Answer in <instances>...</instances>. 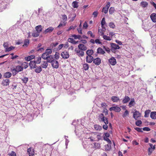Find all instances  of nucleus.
Masks as SVG:
<instances>
[{
  "instance_id": "f257e3e1",
  "label": "nucleus",
  "mask_w": 156,
  "mask_h": 156,
  "mask_svg": "<svg viewBox=\"0 0 156 156\" xmlns=\"http://www.w3.org/2000/svg\"><path fill=\"white\" fill-rule=\"evenodd\" d=\"M102 133L98 132L93 133L91 135L88 139H90L91 141H99L102 139Z\"/></svg>"
},
{
  "instance_id": "f03ea898",
  "label": "nucleus",
  "mask_w": 156,
  "mask_h": 156,
  "mask_svg": "<svg viewBox=\"0 0 156 156\" xmlns=\"http://www.w3.org/2000/svg\"><path fill=\"white\" fill-rule=\"evenodd\" d=\"M98 119L100 122H103L105 124H108V118L105 117L103 113H101L99 115Z\"/></svg>"
},
{
  "instance_id": "7ed1b4c3",
  "label": "nucleus",
  "mask_w": 156,
  "mask_h": 156,
  "mask_svg": "<svg viewBox=\"0 0 156 156\" xmlns=\"http://www.w3.org/2000/svg\"><path fill=\"white\" fill-rule=\"evenodd\" d=\"M111 50L112 52L115 53V50L119 49L120 48L119 46L115 43L111 44Z\"/></svg>"
},
{
  "instance_id": "20e7f679",
  "label": "nucleus",
  "mask_w": 156,
  "mask_h": 156,
  "mask_svg": "<svg viewBox=\"0 0 156 156\" xmlns=\"http://www.w3.org/2000/svg\"><path fill=\"white\" fill-rule=\"evenodd\" d=\"M75 51L76 54L79 57H83L84 56V52L83 51L79 49H76Z\"/></svg>"
},
{
  "instance_id": "39448f33",
  "label": "nucleus",
  "mask_w": 156,
  "mask_h": 156,
  "mask_svg": "<svg viewBox=\"0 0 156 156\" xmlns=\"http://www.w3.org/2000/svg\"><path fill=\"white\" fill-rule=\"evenodd\" d=\"M61 55L62 58L64 59H67L69 57V52L66 51H64L61 53Z\"/></svg>"
},
{
  "instance_id": "423d86ee",
  "label": "nucleus",
  "mask_w": 156,
  "mask_h": 156,
  "mask_svg": "<svg viewBox=\"0 0 156 156\" xmlns=\"http://www.w3.org/2000/svg\"><path fill=\"white\" fill-rule=\"evenodd\" d=\"M52 67L55 69H58L59 66L58 62L56 60L54 59L51 63Z\"/></svg>"
},
{
  "instance_id": "0eeeda50",
  "label": "nucleus",
  "mask_w": 156,
  "mask_h": 156,
  "mask_svg": "<svg viewBox=\"0 0 156 156\" xmlns=\"http://www.w3.org/2000/svg\"><path fill=\"white\" fill-rule=\"evenodd\" d=\"M141 116V113L138 111L136 110L133 113V117L135 120H137L138 118L140 117Z\"/></svg>"
},
{
  "instance_id": "6e6552de",
  "label": "nucleus",
  "mask_w": 156,
  "mask_h": 156,
  "mask_svg": "<svg viewBox=\"0 0 156 156\" xmlns=\"http://www.w3.org/2000/svg\"><path fill=\"white\" fill-rule=\"evenodd\" d=\"M93 62L95 65L98 66L101 63V60L100 58L97 57L95 58H94Z\"/></svg>"
},
{
  "instance_id": "1a4fd4ad",
  "label": "nucleus",
  "mask_w": 156,
  "mask_h": 156,
  "mask_svg": "<svg viewBox=\"0 0 156 156\" xmlns=\"http://www.w3.org/2000/svg\"><path fill=\"white\" fill-rule=\"evenodd\" d=\"M110 6V2H108L107 5L105 7H104L102 9V12H104L105 13H107L108 11V8Z\"/></svg>"
},
{
  "instance_id": "9d476101",
  "label": "nucleus",
  "mask_w": 156,
  "mask_h": 156,
  "mask_svg": "<svg viewBox=\"0 0 156 156\" xmlns=\"http://www.w3.org/2000/svg\"><path fill=\"white\" fill-rule=\"evenodd\" d=\"M94 60V57L92 56L87 55L86 58V62L88 63H91Z\"/></svg>"
},
{
  "instance_id": "9b49d317",
  "label": "nucleus",
  "mask_w": 156,
  "mask_h": 156,
  "mask_svg": "<svg viewBox=\"0 0 156 156\" xmlns=\"http://www.w3.org/2000/svg\"><path fill=\"white\" fill-rule=\"evenodd\" d=\"M76 16V14L74 12H71L69 16V18H70V21L73 22L74 21Z\"/></svg>"
},
{
  "instance_id": "f8f14e48",
  "label": "nucleus",
  "mask_w": 156,
  "mask_h": 156,
  "mask_svg": "<svg viewBox=\"0 0 156 156\" xmlns=\"http://www.w3.org/2000/svg\"><path fill=\"white\" fill-rule=\"evenodd\" d=\"M9 83L10 80L9 79H3L2 81V84L3 86H7L9 85Z\"/></svg>"
},
{
  "instance_id": "ddd939ff",
  "label": "nucleus",
  "mask_w": 156,
  "mask_h": 156,
  "mask_svg": "<svg viewBox=\"0 0 156 156\" xmlns=\"http://www.w3.org/2000/svg\"><path fill=\"white\" fill-rule=\"evenodd\" d=\"M109 110L110 111H114L115 112H119L121 111V108L119 107L114 106L110 108Z\"/></svg>"
},
{
  "instance_id": "4468645a",
  "label": "nucleus",
  "mask_w": 156,
  "mask_h": 156,
  "mask_svg": "<svg viewBox=\"0 0 156 156\" xmlns=\"http://www.w3.org/2000/svg\"><path fill=\"white\" fill-rule=\"evenodd\" d=\"M109 63L112 66H114L116 63V60L115 58L112 57L109 60Z\"/></svg>"
},
{
  "instance_id": "2eb2a0df",
  "label": "nucleus",
  "mask_w": 156,
  "mask_h": 156,
  "mask_svg": "<svg viewBox=\"0 0 156 156\" xmlns=\"http://www.w3.org/2000/svg\"><path fill=\"white\" fill-rule=\"evenodd\" d=\"M78 48L79 49L83 51L86 50L87 49V47L83 44H79L78 46Z\"/></svg>"
},
{
  "instance_id": "dca6fc26",
  "label": "nucleus",
  "mask_w": 156,
  "mask_h": 156,
  "mask_svg": "<svg viewBox=\"0 0 156 156\" xmlns=\"http://www.w3.org/2000/svg\"><path fill=\"white\" fill-rule=\"evenodd\" d=\"M27 152L29 156H33L34 154V152L33 149L30 147L28 149Z\"/></svg>"
},
{
  "instance_id": "f3484780",
  "label": "nucleus",
  "mask_w": 156,
  "mask_h": 156,
  "mask_svg": "<svg viewBox=\"0 0 156 156\" xmlns=\"http://www.w3.org/2000/svg\"><path fill=\"white\" fill-rule=\"evenodd\" d=\"M36 64L35 61H31L29 63V66L31 69H34L36 68Z\"/></svg>"
},
{
  "instance_id": "a211bd4d",
  "label": "nucleus",
  "mask_w": 156,
  "mask_h": 156,
  "mask_svg": "<svg viewBox=\"0 0 156 156\" xmlns=\"http://www.w3.org/2000/svg\"><path fill=\"white\" fill-rule=\"evenodd\" d=\"M94 128L97 131H100L102 129V127L97 124H95L94 125Z\"/></svg>"
},
{
  "instance_id": "6ab92c4d",
  "label": "nucleus",
  "mask_w": 156,
  "mask_h": 156,
  "mask_svg": "<svg viewBox=\"0 0 156 156\" xmlns=\"http://www.w3.org/2000/svg\"><path fill=\"white\" fill-rule=\"evenodd\" d=\"M54 56L52 55H49L46 59L47 62L51 63L54 60Z\"/></svg>"
},
{
  "instance_id": "aec40b11",
  "label": "nucleus",
  "mask_w": 156,
  "mask_h": 156,
  "mask_svg": "<svg viewBox=\"0 0 156 156\" xmlns=\"http://www.w3.org/2000/svg\"><path fill=\"white\" fill-rule=\"evenodd\" d=\"M130 98L127 96H125L122 101L123 104H126L130 100Z\"/></svg>"
},
{
  "instance_id": "412c9836",
  "label": "nucleus",
  "mask_w": 156,
  "mask_h": 156,
  "mask_svg": "<svg viewBox=\"0 0 156 156\" xmlns=\"http://www.w3.org/2000/svg\"><path fill=\"white\" fill-rule=\"evenodd\" d=\"M54 28L52 27H50L47 29L44 32L45 34H46L48 33H51L54 30Z\"/></svg>"
},
{
  "instance_id": "4be33fe9",
  "label": "nucleus",
  "mask_w": 156,
  "mask_h": 156,
  "mask_svg": "<svg viewBox=\"0 0 156 156\" xmlns=\"http://www.w3.org/2000/svg\"><path fill=\"white\" fill-rule=\"evenodd\" d=\"M151 18L154 22H156V13H153L150 16Z\"/></svg>"
},
{
  "instance_id": "5701e85b",
  "label": "nucleus",
  "mask_w": 156,
  "mask_h": 156,
  "mask_svg": "<svg viewBox=\"0 0 156 156\" xmlns=\"http://www.w3.org/2000/svg\"><path fill=\"white\" fill-rule=\"evenodd\" d=\"M105 53V52L101 48H98L97 49V53L98 54L103 55Z\"/></svg>"
},
{
  "instance_id": "b1692460",
  "label": "nucleus",
  "mask_w": 156,
  "mask_h": 156,
  "mask_svg": "<svg viewBox=\"0 0 156 156\" xmlns=\"http://www.w3.org/2000/svg\"><path fill=\"white\" fill-rule=\"evenodd\" d=\"M11 76L12 74L10 72H7L4 73L3 76L5 78H9Z\"/></svg>"
},
{
  "instance_id": "393cba45",
  "label": "nucleus",
  "mask_w": 156,
  "mask_h": 156,
  "mask_svg": "<svg viewBox=\"0 0 156 156\" xmlns=\"http://www.w3.org/2000/svg\"><path fill=\"white\" fill-rule=\"evenodd\" d=\"M111 100L113 102H116L119 101L120 99L116 96H113L112 97Z\"/></svg>"
},
{
  "instance_id": "a878e982",
  "label": "nucleus",
  "mask_w": 156,
  "mask_h": 156,
  "mask_svg": "<svg viewBox=\"0 0 156 156\" xmlns=\"http://www.w3.org/2000/svg\"><path fill=\"white\" fill-rule=\"evenodd\" d=\"M94 53V51L92 49H88L86 52V54L87 55L92 56Z\"/></svg>"
},
{
  "instance_id": "bb28decb",
  "label": "nucleus",
  "mask_w": 156,
  "mask_h": 156,
  "mask_svg": "<svg viewBox=\"0 0 156 156\" xmlns=\"http://www.w3.org/2000/svg\"><path fill=\"white\" fill-rule=\"evenodd\" d=\"M35 29L40 34V32L42 31V26L41 25H39L35 27Z\"/></svg>"
},
{
  "instance_id": "cd10ccee",
  "label": "nucleus",
  "mask_w": 156,
  "mask_h": 156,
  "mask_svg": "<svg viewBox=\"0 0 156 156\" xmlns=\"http://www.w3.org/2000/svg\"><path fill=\"white\" fill-rule=\"evenodd\" d=\"M15 69L18 73L19 72L22 71L23 70V67L19 65L17 66Z\"/></svg>"
},
{
  "instance_id": "c85d7f7f",
  "label": "nucleus",
  "mask_w": 156,
  "mask_h": 156,
  "mask_svg": "<svg viewBox=\"0 0 156 156\" xmlns=\"http://www.w3.org/2000/svg\"><path fill=\"white\" fill-rule=\"evenodd\" d=\"M150 116L151 118L152 119H156V112H151V113Z\"/></svg>"
},
{
  "instance_id": "c756f323",
  "label": "nucleus",
  "mask_w": 156,
  "mask_h": 156,
  "mask_svg": "<svg viewBox=\"0 0 156 156\" xmlns=\"http://www.w3.org/2000/svg\"><path fill=\"white\" fill-rule=\"evenodd\" d=\"M35 56L34 55H31L28 56L27 57H26L25 58V60L27 61H29L32 60V59L34 58Z\"/></svg>"
},
{
  "instance_id": "7c9ffc66",
  "label": "nucleus",
  "mask_w": 156,
  "mask_h": 156,
  "mask_svg": "<svg viewBox=\"0 0 156 156\" xmlns=\"http://www.w3.org/2000/svg\"><path fill=\"white\" fill-rule=\"evenodd\" d=\"M68 42H70L73 44H75L77 43L78 42V41H76L74 40L72 38H69L68 39Z\"/></svg>"
},
{
  "instance_id": "2f4dec72",
  "label": "nucleus",
  "mask_w": 156,
  "mask_h": 156,
  "mask_svg": "<svg viewBox=\"0 0 156 156\" xmlns=\"http://www.w3.org/2000/svg\"><path fill=\"white\" fill-rule=\"evenodd\" d=\"M148 5V3L146 2L142 1L140 3V5L143 8H145Z\"/></svg>"
},
{
  "instance_id": "473e14b6",
  "label": "nucleus",
  "mask_w": 156,
  "mask_h": 156,
  "mask_svg": "<svg viewBox=\"0 0 156 156\" xmlns=\"http://www.w3.org/2000/svg\"><path fill=\"white\" fill-rule=\"evenodd\" d=\"M83 66L85 70H88L89 68V65L87 63H85L83 65Z\"/></svg>"
},
{
  "instance_id": "72a5a7b5",
  "label": "nucleus",
  "mask_w": 156,
  "mask_h": 156,
  "mask_svg": "<svg viewBox=\"0 0 156 156\" xmlns=\"http://www.w3.org/2000/svg\"><path fill=\"white\" fill-rule=\"evenodd\" d=\"M73 7L74 8H77L78 7V2L77 1H74L72 3Z\"/></svg>"
},
{
  "instance_id": "f704fd0d",
  "label": "nucleus",
  "mask_w": 156,
  "mask_h": 156,
  "mask_svg": "<svg viewBox=\"0 0 156 156\" xmlns=\"http://www.w3.org/2000/svg\"><path fill=\"white\" fill-rule=\"evenodd\" d=\"M49 56V55L45 52L42 54L41 57L44 59L46 60Z\"/></svg>"
},
{
  "instance_id": "c9c22d12",
  "label": "nucleus",
  "mask_w": 156,
  "mask_h": 156,
  "mask_svg": "<svg viewBox=\"0 0 156 156\" xmlns=\"http://www.w3.org/2000/svg\"><path fill=\"white\" fill-rule=\"evenodd\" d=\"M66 22H63L62 23L61 22L57 26V28H59L60 27H63L66 25Z\"/></svg>"
},
{
  "instance_id": "e433bc0d",
  "label": "nucleus",
  "mask_w": 156,
  "mask_h": 156,
  "mask_svg": "<svg viewBox=\"0 0 156 156\" xmlns=\"http://www.w3.org/2000/svg\"><path fill=\"white\" fill-rule=\"evenodd\" d=\"M135 103L134 99V98H132L131 99V101L129 102V107H131L132 106H133L134 104Z\"/></svg>"
},
{
  "instance_id": "4c0bfd02",
  "label": "nucleus",
  "mask_w": 156,
  "mask_h": 156,
  "mask_svg": "<svg viewBox=\"0 0 156 156\" xmlns=\"http://www.w3.org/2000/svg\"><path fill=\"white\" fill-rule=\"evenodd\" d=\"M47 61H44L43 62L42 65V67L43 68H47L48 64Z\"/></svg>"
},
{
  "instance_id": "58836bf2",
  "label": "nucleus",
  "mask_w": 156,
  "mask_h": 156,
  "mask_svg": "<svg viewBox=\"0 0 156 156\" xmlns=\"http://www.w3.org/2000/svg\"><path fill=\"white\" fill-rule=\"evenodd\" d=\"M40 34V33L37 31H35L32 34V36L34 37H38Z\"/></svg>"
},
{
  "instance_id": "ea45409f",
  "label": "nucleus",
  "mask_w": 156,
  "mask_h": 156,
  "mask_svg": "<svg viewBox=\"0 0 156 156\" xmlns=\"http://www.w3.org/2000/svg\"><path fill=\"white\" fill-rule=\"evenodd\" d=\"M151 112V110H146L145 112V115L144 117H147L149 116V114Z\"/></svg>"
},
{
  "instance_id": "a19ab883",
  "label": "nucleus",
  "mask_w": 156,
  "mask_h": 156,
  "mask_svg": "<svg viewBox=\"0 0 156 156\" xmlns=\"http://www.w3.org/2000/svg\"><path fill=\"white\" fill-rule=\"evenodd\" d=\"M15 48V47L13 46H11L9 48H5V51L9 52L12 50L14 49Z\"/></svg>"
},
{
  "instance_id": "79ce46f5",
  "label": "nucleus",
  "mask_w": 156,
  "mask_h": 156,
  "mask_svg": "<svg viewBox=\"0 0 156 156\" xmlns=\"http://www.w3.org/2000/svg\"><path fill=\"white\" fill-rule=\"evenodd\" d=\"M94 147L95 149H99L100 147V145L99 143H95Z\"/></svg>"
},
{
  "instance_id": "37998d69",
  "label": "nucleus",
  "mask_w": 156,
  "mask_h": 156,
  "mask_svg": "<svg viewBox=\"0 0 156 156\" xmlns=\"http://www.w3.org/2000/svg\"><path fill=\"white\" fill-rule=\"evenodd\" d=\"M72 37L75 39H78L80 40L82 38L81 36L80 35H76L74 34L72 35Z\"/></svg>"
},
{
  "instance_id": "c03bdc74",
  "label": "nucleus",
  "mask_w": 156,
  "mask_h": 156,
  "mask_svg": "<svg viewBox=\"0 0 156 156\" xmlns=\"http://www.w3.org/2000/svg\"><path fill=\"white\" fill-rule=\"evenodd\" d=\"M41 70V68L40 66L38 67L37 68L35 69V72L37 73H40Z\"/></svg>"
},
{
  "instance_id": "a18cd8bd",
  "label": "nucleus",
  "mask_w": 156,
  "mask_h": 156,
  "mask_svg": "<svg viewBox=\"0 0 156 156\" xmlns=\"http://www.w3.org/2000/svg\"><path fill=\"white\" fill-rule=\"evenodd\" d=\"M11 71L12 73V75L13 76H15L18 73L15 68L12 69Z\"/></svg>"
},
{
  "instance_id": "49530a36",
  "label": "nucleus",
  "mask_w": 156,
  "mask_h": 156,
  "mask_svg": "<svg viewBox=\"0 0 156 156\" xmlns=\"http://www.w3.org/2000/svg\"><path fill=\"white\" fill-rule=\"evenodd\" d=\"M59 53L58 52H56L54 55L55 58L56 60L58 59L59 58Z\"/></svg>"
},
{
  "instance_id": "de8ad7c7",
  "label": "nucleus",
  "mask_w": 156,
  "mask_h": 156,
  "mask_svg": "<svg viewBox=\"0 0 156 156\" xmlns=\"http://www.w3.org/2000/svg\"><path fill=\"white\" fill-rule=\"evenodd\" d=\"M142 122L141 120H137L135 123L136 125L137 126H140V125L142 124Z\"/></svg>"
},
{
  "instance_id": "09e8293b",
  "label": "nucleus",
  "mask_w": 156,
  "mask_h": 156,
  "mask_svg": "<svg viewBox=\"0 0 156 156\" xmlns=\"http://www.w3.org/2000/svg\"><path fill=\"white\" fill-rule=\"evenodd\" d=\"M22 66L23 67V68H24V69H26L28 67V63L27 62H24L22 64Z\"/></svg>"
},
{
  "instance_id": "8fccbe9b",
  "label": "nucleus",
  "mask_w": 156,
  "mask_h": 156,
  "mask_svg": "<svg viewBox=\"0 0 156 156\" xmlns=\"http://www.w3.org/2000/svg\"><path fill=\"white\" fill-rule=\"evenodd\" d=\"M45 52L47 54L49 55H50L51 54L52 52V50L51 49H48L46 50Z\"/></svg>"
},
{
  "instance_id": "3c124183",
  "label": "nucleus",
  "mask_w": 156,
  "mask_h": 156,
  "mask_svg": "<svg viewBox=\"0 0 156 156\" xmlns=\"http://www.w3.org/2000/svg\"><path fill=\"white\" fill-rule=\"evenodd\" d=\"M21 80L24 83H26L28 81V79L27 77H24L21 79Z\"/></svg>"
},
{
  "instance_id": "603ef678",
  "label": "nucleus",
  "mask_w": 156,
  "mask_h": 156,
  "mask_svg": "<svg viewBox=\"0 0 156 156\" xmlns=\"http://www.w3.org/2000/svg\"><path fill=\"white\" fill-rule=\"evenodd\" d=\"M30 41L28 39H26L25 40L23 46H28L29 44Z\"/></svg>"
},
{
  "instance_id": "864d4df0",
  "label": "nucleus",
  "mask_w": 156,
  "mask_h": 156,
  "mask_svg": "<svg viewBox=\"0 0 156 156\" xmlns=\"http://www.w3.org/2000/svg\"><path fill=\"white\" fill-rule=\"evenodd\" d=\"M41 58L40 57H38L37 58V60L35 61L37 64H40L41 63Z\"/></svg>"
},
{
  "instance_id": "5fc2aeb1",
  "label": "nucleus",
  "mask_w": 156,
  "mask_h": 156,
  "mask_svg": "<svg viewBox=\"0 0 156 156\" xmlns=\"http://www.w3.org/2000/svg\"><path fill=\"white\" fill-rule=\"evenodd\" d=\"M104 39L107 41H110L111 40V39L109 37L105 35H104L103 37Z\"/></svg>"
},
{
  "instance_id": "6e6d98bb",
  "label": "nucleus",
  "mask_w": 156,
  "mask_h": 156,
  "mask_svg": "<svg viewBox=\"0 0 156 156\" xmlns=\"http://www.w3.org/2000/svg\"><path fill=\"white\" fill-rule=\"evenodd\" d=\"M114 7H111L109 9V13L110 14H113L114 12Z\"/></svg>"
},
{
  "instance_id": "4d7b16f0",
  "label": "nucleus",
  "mask_w": 156,
  "mask_h": 156,
  "mask_svg": "<svg viewBox=\"0 0 156 156\" xmlns=\"http://www.w3.org/2000/svg\"><path fill=\"white\" fill-rule=\"evenodd\" d=\"M129 112L128 110H126L122 115L123 118H125L129 115Z\"/></svg>"
},
{
  "instance_id": "13d9d810",
  "label": "nucleus",
  "mask_w": 156,
  "mask_h": 156,
  "mask_svg": "<svg viewBox=\"0 0 156 156\" xmlns=\"http://www.w3.org/2000/svg\"><path fill=\"white\" fill-rule=\"evenodd\" d=\"M148 152V155H150L152 153V151H153V149L151 148H149L147 150Z\"/></svg>"
},
{
  "instance_id": "bf43d9fd",
  "label": "nucleus",
  "mask_w": 156,
  "mask_h": 156,
  "mask_svg": "<svg viewBox=\"0 0 156 156\" xmlns=\"http://www.w3.org/2000/svg\"><path fill=\"white\" fill-rule=\"evenodd\" d=\"M109 27L112 28H114L115 27V25L113 22H110L109 24Z\"/></svg>"
},
{
  "instance_id": "052dcab7",
  "label": "nucleus",
  "mask_w": 156,
  "mask_h": 156,
  "mask_svg": "<svg viewBox=\"0 0 156 156\" xmlns=\"http://www.w3.org/2000/svg\"><path fill=\"white\" fill-rule=\"evenodd\" d=\"M105 18H102L101 22V24L102 27H103V26L105 24Z\"/></svg>"
},
{
  "instance_id": "680f3d73",
  "label": "nucleus",
  "mask_w": 156,
  "mask_h": 156,
  "mask_svg": "<svg viewBox=\"0 0 156 156\" xmlns=\"http://www.w3.org/2000/svg\"><path fill=\"white\" fill-rule=\"evenodd\" d=\"M62 19L63 20H64V22H66V21H67V16L66 15L64 14V15H62Z\"/></svg>"
},
{
  "instance_id": "e2e57ef3",
  "label": "nucleus",
  "mask_w": 156,
  "mask_h": 156,
  "mask_svg": "<svg viewBox=\"0 0 156 156\" xmlns=\"http://www.w3.org/2000/svg\"><path fill=\"white\" fill-rule=\"evenodd\" d=\"M87 34H90V37L92 38H94L95 37V35L92 34V32L90 31H88Z\"/></svg>"
},
{
  "instance_id": "0e129e2a",
  "label": "nucleus",
  "mask_w": 156,
  "mask_h": 156,
  "mask_svg": "<svg viewBox=\"0 0 156 156\" xmlns=\"http://www.w3.org/2000/svg\"><path fill=\"white\" fill-rule=\"evenodd\" d=\"M104 139L105 140L107 141L108 143L109 144H111V140H110V139L108 138V137H106L105 136H104Z\"/></svg>"
},
{
  "instance_id": "69168bd1",
  "label": "nucleus",
  "mask_w": 156,
  "mask_h": 156,
  "mask_svg": "<svg viewBox=\"0 0 156 156\" xmlns=\"http://www.w3.org/2000/svg\"><path fill=\"white\" fill-rule=\"evenodd\" d=\"M134 129L139 132H143L142 128H140L139 127L134 128Z\"/></svg>"
},
{
  "instance_id": "338daca9",
  "label": "nucleus",
  "mask_w": 156,
  "mask_h": 156,
  "mask_svg": "<svg viewBox=\"0 0 156 156\" xmlns=\"http://www.w3.org/2000/svg\"><path fill=\"white\" fill-rule=\"evenodd\" d=\"M58 42H56L55 43H52L51 44V46L52 47V48H53V47H55L58 44Z\"/></svg>"
},
{
  "instance_id": "774afa93",
  "label": "nucleus",
  "mask_w": 156,
  "mask_h": 156,
  "mask_svg": "<svg viewBox=\"0 0 156 156\" xmlns=\"http://www.w3.org/2000/svg\"><path fill=\"white\" fill-rule=\"evenodd\" d=\"M9 156H16V153L14 151H12L9 155Z\"/></svg>"
}]
</instances>
